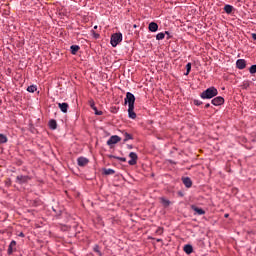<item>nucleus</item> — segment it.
<instances>
[{
	"instance_id": "a878e982",
	"label": "nucleus",
	"mask_w": 256,
	"mask_h": 256,
	"mask_svg": "<svg viewBox=\"0 0 256 256\" xmlns=\"http://www.w3.org/2000/svg\"><path fill=\"white\" fill-rule=\"evenodd\" d=\"M161 203H162L165 207H167V206H169V205L171 204V202H170L169 200L165 199V198H161Z\"/></svg>"
},
{
	"instance_id": "9b49d317",
	"label": "nucleus",
	"mask_w": 256,
	"mask_h": 256,
	"mask_svg": "<svg viewBox=\"0 0 256 256\" xmlns=\"http://www.w3.org/2000/svg\"><path fill=\"white\" fill-rule=\"evenodd\" d=\"M58 107L59 109L63 112V113H67L68 108H69V104L68 103H58Z\"/></svg>"
},
{
	"instance_id": "6e6552de",
	"label": "nucleus",
	"mask_w": 256,
	"mask_h": 256,
	"mask_svg": "<svg viewBox=\"0 0 256 256\" xmlns=\"http://www.w3.org/2000/svg\"><path fill=\"white\" fill-rule=\"evenodd\" d=\"M225 103V99L221 96H218L212 100V105L221 106Z\"/></svg>"
},
{
	"instance_id": "aec40b11",
	"label": "nucleus",
	"mask_w": 256,
	"mask_h": 256,
	"mask_svg": "<svg viewBox=\"0 0 256 256\" xmlns=\"http://www.w3.org/2000/svg\"><path fill=\"white\" fill-rule=\"evenodd\" d=\"M79 50H80V46H77V45L71 46L72 55H76Z\"/></svg>"
},
{
	"instance_id": "f8f14e48",
	"label": "nucleus",
	"mask_w": 256,
	"mask_h": 256,
	"mask_svg": "<svg viewBox=\"0 0 256 256\" xmlns=\"http://www.w3.org/2000/svg\"><path fill=\"white\" fill-rule=\"evenodd\" d=\"M158 29H159V26L156 22H150L149 23V30L151 32H156V31H158Z\"/></svg>"
},
{
	"instance_id": "a211bd4d",
	"label": "nucleus",
	"mask_w": 256,
	"mask_h": 256,
	"mask_svg": "<svg viewBox=\"0 0 256 256\" xmlns=\"http://www.w3.org/2000/svg\"><path fill=\"white\" fill-rule=\"evenodd\" d=\"M103 172H104V175H114L115 174V170L112 168H104Z\"/></svg>"
},
{
	"instance_id": "1a4fd4ad",
	"label": "nucleus",
	"mask_w": 256,
	"mask_h": 256,
	"mask_svg": "<svg viewBox=\"0 0 256 256\" xmlns=\"http://www.w3.org/2000/svg\"><path fill=\"white\" fill-rule=\"evenodd\" d=\"M129 157L131 160L128 162L130 165H136L138 160V154L136 152H130Z\"/></svg>"
},
{
	"instance_id": "473e14b6",
	"label": "nucleus",
	"mask_w": 256,
	"mask_h": 256,
	"mask_svg": "<svg viewBox=\"0 0 256 256\" xmlns=\"http://www.w3.org/2000/svg\"><path fill=\"white\" fill-rule=\"evenodd\" d=\"M252 38H253L254 41H256V33L252 34Z\"/></svg>"
},
{
	"instance_id": "f257e3e1",
	"label": "nucleus",
	"mask_w": 256,
	"mask_h": 256,
	"mask_svg": "<svg viewBox=\"0 0 256 256\" xmlns=\"http://www.w3.org/2000/svg\"><path fill=\"white\" fill-rule=\"evenodd\" d=\"M135 101L136 97L134 94L128 92L126 94V98L124 99V103L128 104V116L131 119H135L137 117L136 113L134 112L135 109Z\"/></svg>"
},
{
	"instance_id": "4468645a",
	"label": "nucleus",
	"mask_w": 256,
	"mask_h": 256,
	"mask_svg": "<svg viewBox=\"0 0 256 256\" xmlns=\"http://www.w3.org/2000/svg\"><path fill=\"white\" fill-rule=\"evenodd\" d=\"M165 34L169 35L170 33L168 31L164 32H160L156 35V40L157 41H162L165 39Z\"/></svg>"
},
{
	"instance_id": "c756f323",
	"label": "nucleus",
	"mask_w": 256,
	"mask_h": 256,
	"mask_svg": "<svg viewBox=\"0 0 256 256\" xmlns=\"http://www.w3.org/2000/svg\"><path fill=\"white\" fill-rule=\"evenodd\" d=\"M194 105L199 107V106L203 105V102L200 100H194Z\"/></svg>"
},
{
	"instance_id": "dca6fc26",
	"label": "nucleus",
	"mask_w": 256,
	"mask_h": 256,
	"mask_svg": "<svg viewBox=\"0 0 256 256\" xmlns=\"http://www.w3.org/2000/svg\"><path fill=\"white\" fill-rule=\"evenodd\" d=\"M184 252L187 254V255H191L193 253V247L192 245L190 244H187L184 246Z\"/></svg>"
},
{
	"instance_id": "e433bc0d",
	"label": "nucleus",
	"mask_w": 256,
	"mask_h": 256,
	"mask_svg": "<svg viewBox=\"0 0 256 256\" xmlns=\"http://www.w3.org/2000/svg\"><path fill=\"white\" fill-rule=\"evenodd\" d=\"M94 29H98V26H95Z\"/></svg>"
},
{
	"instance_id": "f704fd0d",
	"label": "nucleus",
	"mask_w": 256,
	"mask_h": 256,
	"mask_svg": "<svg viewBox=\"0 0 256 256\" xmlns=\"http://www.w3.org/2000/svg\"><path fill=\"white\" fill-rule=\"evenodd\" d=\"M210 107V103H207L206 105H205V109H208Z\"/></svg>"
},
{
	"instance_id": "2eb2a0df",
	"label": "nucleus",
	"mask_w": 256,
	"mask_h": 256,
	"mask_svg": "<svg viewBox=\"0 0 256 256\" xmlns=\"http://www.w3.org/2000/svg\"><path fill=\"white\" fill-rule=\"evenodd\" d=\"M182 181H183V184L185 185V187H187V189L192 187V181L190 178H188V177L183 178Z\"/></svg>"
},
{
	"instance_id": "5701e85b",
	"label": "nucleus",
	"mask_w": 256,
	"mask_h": 256,
	"mask_svg": "<svg viewBox=\"0 0 256 256\" xmlns=\"http://www.w3.org/2000/svg\"><path fill=\"white\" fill-rule=\"evenodd\" d=\"M109 158L110 159H117V160L122 161V162H126V158L117 157V156H114L113 154H110Z\"/></svg>"
},
{
	"instance_id": "ddd939ff",
	"label": "nucleus",
	"mask_w": 256,
	"mask_h": 256,
	"mask_svg": "<svg viewBox=\"0 0 256 256\" xmlns=\"http://www.w3.org/2000/svg\"><path fill=\"white\" fill-rule=\"evenodd\" d=\"M192 209H193V211L196 212V214H198V215H205V210L202 209V208H199V207L193 205V206H192Z\"/></svg>"
},
{
	"instance_id": "6ab92c4d",
	"label": "nucleus",
	"mask_w": 256,
	"mask_h": 256,
	"mask_svg": "<svg viewBox=\"0 0 256 256\" xmlns=\"http://www.w3.org/2000/svg\"><path fill=\"white\" fill-rule=\"evenodd\" d=\"M94 253H96L98 256H103V253L100 250V246L99 245H94Z\"/></svg>"
},
{
	"instance_id": "9d476101",
	"label": "nucleus",
	"mask_w": 256,
	"mask_h": 256,
	"mask_svg": "<svg viewBox=\"0 0 256 256\" xmlns=\"http://www.w3.org/2000/svg\"><path fill=\"white\" fill-rule=\"evenodd\" d=\"M89 163V160L85 157H80L77 159V164L79 167H85Z\"/></svg>"
},
{
	"instance_id": "7ed1b4c3",
	"label": "nucleus",
	"mask_w": 256,
	"mask_h": 256,
	"mask_svg": "<svg viewBox=\"0 0 256 256\" xmlns=\"http://www.w3.org/2000/svg\"><path fill=\"white\" fill-rule=\"evenodd\" d=\"M123 41L122 33H114L111 36V45L112 47H117Z\"/></svg>"
},
{
	"instance_id": "4be33fe9",
	"label": "nucleus",
	"mask_w": 256,
	"mask_h": 256,
	"mask_svg": "<svg viewBox=\"0 0 256 256\" xmlns=\"http://www.w3.org/2000/svg\"><path fill=\"white\" fill-rule=\"evenodd\" d=\"M27 91L30 93H35L37 91V86L36 85H30L27 88Z\"/></svg>"
},
{
	"instance_id": "423d86ee",
	"label": "nucleus",
	"mask_w": 256,
	"mask_h": 256,
	"mask_svg": "<svg viewBox=\"0 0 256 256\" xmlns=\"http://www.w3.org/2000/svg\"><path fill=\"white\" fill-rule=\"evenodd\" d=\"M17 242L16 240H12V242H10L9 248H8V255L11 256L13 255V253H15V251H17Z\"/></svg>"
},
{
	"instance_id": "7c9ffc66",
	"label": "nucleus",
	"mask_w": 256,
	"mask_h": 256,
	"mask_svg": "<svg viewBox=\"0 0 256 256\" xmlns=\"http://www.w3.org/2000/svg\"><path fill=\"white\" fill-rule=\"evenodd\" d=\"M90 107L92 108V110H96V105L93 100L90 101Z\"/></svg>"
},
{
	"instance_id": "c9c22d12",
	"label": "nucleus",
	"mask_w": 256,
	"mask_h": 256,
	"mask_svg": "<svg viewBox=\"0 0 256 256\" xmlns=\"http://www.w3.org/2000/svg\"><path fill=\"white\" fill-rule=\"evenodd\" d=\"M229 217V214H225V218H228Z\"/></svg>"
},
{
	"instance_id": "cd10ccee",
	"label": "nucleus",
	"mask_w": 256,
	"mask_h": 256,
	"mask_svg": "<svg viewBox=\"0 0 256 256\" xmlns=\"http://www.w3.org/2000/svg\"><path fill=\"white\" fill-rule=\"evenodd\" d=\"M94 114L97 115V116H101V115H103V112H102V110H98V108L95 107Z\"/></svg>"
},
{
	"instance_id": "72a5a7b5",
	"label": "nucleus",
	"mask_w": 256,
	"mask_h": 256,
	"mask_svg": "<svg viewBox=\"0 0 256 256\" xmlns=\"http://www.w3.org/2000/svg\"><path fill=\"white\" fill-rule=\"evenodd\" d=\"M127 148L129 149V150H132L133 149V145H127Z\"/></svg>"
},
{
	"instance_id": "c85d7f7f",
	"label": "nucleus",
	"mask_w": 256,
	"mask_h": 256,
	"mask_svg": "<svg viewBox=\"0 0 256 256\" xmlns=\"http://www.w3.org/2000/svg\"><path fill=\"white\" fill-rule=\"evenodd\" d=\"M132 139H133V137L130 134H128V132H126L124 142H127L128 140H132Z\"/></svg>"
},
{
	"instance_id": "4c0bfd02",
	"label": "nucleus",
	"mask_w": 256,
	"mask_h": 256,
	"mask_svg": "<svg viewBox=\"0 0 256 256\" xmlns=\"http://www.w3.org/2000/svg\"><path fill=\"white\" fill-rule=\"evenodd\" d=\"M134 28H137L136 24H134Z\"/></svg>"
},
{
	"instance_id": "f03ea898",
	"label": "nucleus",
	"mask_w": 256,
	"mask_h": 256,
	"mask_svg": "<svg viewBox=\"0 0 256 256\" xmlns=\"http://www.w3.org/2000/svg\"><path fill=\"white\" fill-rule=\"evenodd\" d=\"M218 95V90L216 87L211 86L206 89V91L200 94L202 99H212L213 97Z\"/></svg>"
},
{
	"instance_id": "412c9836",
	"label": "nucleus",
	"mask_w": 256,
	"mask_h": 256,
	"mask_svg": "<svg viewBox=\"0 0 256 256\" xmlns=\"http://www.w3.org/2000/svg\"><path fill=\"white\" fill-rule=\"evenodd\" d=\"M224 11L226 12L227 15H230V13L233 11V7L231 5H226L224 7Z\"/></svg>"
},
{
	"instance_id": "39448f33",
	"label": "nucleus",
	"mask_w": 256,
	"mask_h": 256,
	"mask_svg": "<svg viewBox=\"0 0 256 256\" xmlns=\"http://www.w3.org/2000/svg\"><path fill=\"white\" fill-rule=\"evenodd\" d=\"M247 67V61L245 59L236 60V68L239 70H243Z\"/></svg>"
},
{
	"instance_id": "58836bf2",
	"label": "nucleus",
	"mask_w": 256,
	"mask_h": 256,
	"mask_svg": "<svg viewBox=\"0 0 256 256\" xmlns=\"http://www.w3.org/2000/svg\"><path fill=\"white\" fill-rule=\"evenodd\" d=\"M160 241H161V239H158V240H157V242H160Z\"/></svg>"
},
{
	"instance_id": "20e7f679",
	"label": "nucleus",
	"mask_w": 256,
	"mask_h": 256,
	"mask_svg": "<svg viewBox=\"0 0 256 256\" xmlns=\"http://www.w3.org/2000/svg\"><path fill=\"white\" fill-rule=\"evenodd\" d=\"M121 140H122L121 137L114 135V136L110 137L109 140L107 141V146L112 147L113 145H116Z\"/></svg>"
},
{
	"instance_id": "0eeeda50",
	"label": "nucleus",
	"mask_w": 256,
	"mask_h": 256,
	"mask_svg": "<svg viewBox=\"0 0 256 256\" xmlns=\"http://www.w3.org/2000/svg\"><path fill=\"white\" fill-rule=\"evenodd\" d=\"M29 180H31V178L29 176H23V174L16 177V183H18V184H25Z\"/></svg>"
},
{
	"instance_id": "f3484780",
	"label": "nucleus",
	"mask_w": 256,
	"mask_h": 256,
	"mask_svg": "<svg viewBox=\"0 0 256 256\" xmlns=\"http://www.w3.org/2000/svg\"><path fill=\"white\" fill-rule=\"evenodd\" d=\"M49 128L51 129V130H56L57 129V121L56 120H50L49 121Z\"/></svg>"
},
{
	"instance_id": "2f4dec72",
	"label": "nucleus",
	"mask_w": 256,
	"mask_h": 256,
	"mask_svg": "<svg viewBox=\"0 0 256 256\" xmlns=\"http://www.w3.org/2000/svg\"><path fill=\"white\" fill-rule=\"evenodd\" d=\"M18 236L21 237V238H24L25 235H24L23 232H20V233L18 234Z\"/></svg>"
},
{
	"instance_id": "bb28decb",
	"label": "nucleus",
	"mask_w": 256,
	"mask_h": 256,
	"mask_svg": "<svg viewBox=\"0 0 256 256\" xmlns=\"http://www.w3.org/2000/svg\"><path fill=\"white\" fill-rule=\"evenodd\" d=\"M249 72L251 74H255L256 73V64L251 65V67L249 68Z\"/></svg>"
},
{
	"instance_id": "b1692460",
	"label": "nucleus",
	"mask_w": 256,
	"mask_h": 256,
	"mask_svg": "<svg viewBox=\"0 0 256 256\" xmlns=\"http://www.w3.org/2000/svg\"><path fill=\"white\" fill-rule=\"evenodd\" d=\"M191 68H192V64H191L190 62H188V63L186 64V73H184V75L187 76V75L190 73Z\"/></svg>"
},
{
	"instance_id": "393cba45",
	"label": "nucleus",
	"mask_w": 256,
	"mask_h": 256,
	"mask_svg": "<svg viewBox=\"0 0 256 256\" xmlns=\"http://www.w3.org/2000/svg\"><path fill=\"white\" fill-rule=\"evenodd\" d=\"M8 141V138L3 135V134H0V145H2L3 143H6Z\"/></svg>"
}]
</instances>
